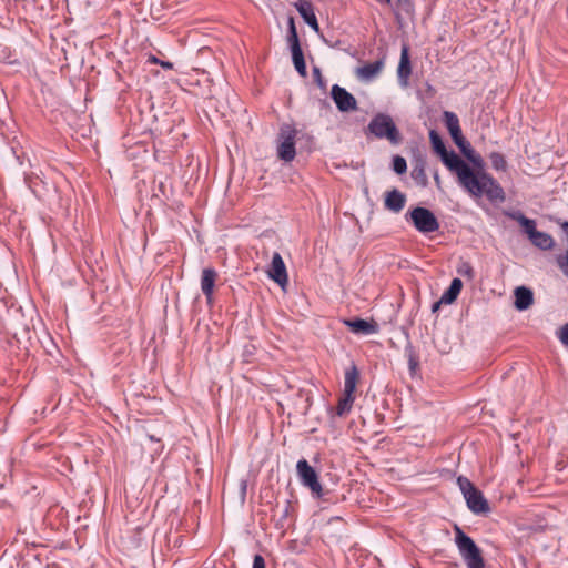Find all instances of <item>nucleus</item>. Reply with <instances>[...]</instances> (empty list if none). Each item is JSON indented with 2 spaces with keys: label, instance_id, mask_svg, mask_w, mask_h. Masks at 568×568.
Wrapping results in <instances>:
<instances>
[{
  "label": "nucleus",
  "instance_id": "36",
  "mask_svg": "<svg viewBox=\"0 0 568 568\" xmlns=\"http://www.w3.org/2000/svg\"><path fill=\"white\" fill-rule=\"evenodd\" d=\"M152 61H153L154 63H159V62H160L155 57H153V58H152Z\"/></svg>",
  "mask_w": 568,
  "mask_h": 568
},
{
  "label": "nucleus",
  "instance_id": "30",
  "mask_svg": "<svg viewBox=\"0 0 568 568\" xmlns=\"http://www.w3.org/2000/svg\"><path fill=\"white\" fill-rule=\"evenodd\" d=\"M559 339L564 345L568 346V323L560 328Z\"/></svg>",
  "mask_w": 568,
  "mask_h": 568
},
{
  "label": "nucleus",
  "instance_id": "10",
  "mask_svg": "<svg viewBox=\"0 0 568 568\" xmlns=\"http://www.w3.org/2000/svg\"><path fill=\"white\" fill-rule=\"evenodd\" d=\"M331 97L341 112H352L358 109L355 97L338 84L332 87Z\"/></svg>",
  "mask_w": 568,
  "mask_h": 568
},
{
  "label": "nucleus",
  "instance_id": "29",
  "mask_svg": "<svg viewBox=\"0 0 568 568\" xmlns=\"http://www.w3.org/2000/svg\"><path fill=\"white\" fill-rule=\"evenodd\" d=\"M313 75H314V80L316 81V83L321 88H324L325 87L324 79H323L322 72L318 67L313 68Z\"/></svg>",
  "mask_w": 568,
  "mask_h": 568
},
{
  "label": "nucleus",
  "instance_id": "31",
  "mask_svg": "<svg viewBox=\"0 0 568 568\" xmlns=\"http://www.w3.org/2000/svg\"><path fill=\"white\" fill-rule=\"evenodd\" d=\"M253 568H265V560L261 555L254 556Z\"/></svg>",
  "mask_w": 568,
  "mask_h": 568
},
{
  "label": "nucleus",
  "instance_id": "6",
  "mask_svg": "<svg viewBox=\"0 0 568 568\" xmlns=\"http://www.w3.org/2000/svg\"><path fill=\"white\" fill-rule=\"evenodd\" d=\"M359 373L355 365H352L345 372L344 378V396L338 400L336 406V415L344 416L349 413L354 403V392L358 382Z\"/></svg>",
  "mask_w": 568,
  "mask_h": 568
},
{
  "label": "nucleus",
  "instance_id": "27",
  "mask_svg": "<svg viewBox=\"0 0 568 568\" xmlns=\"http://www.w3.org/2000/svg\"><path fill=\"white\" fill-rule=\"evenodd\" d=\"M557 265L561 270V272L568 277V245L566 254L557 257Z\"/></svg>",
  "mask_w": 568,
  "mask_h": 568
},
{
  "label": "nucleus",
  "instance_id": "21",
  "mask_svg": "<svg viewBox=\"0 0 568 568\" xmlns=\"http://www.w3.org/2000/svg\"><path fill=\"white\" fill-rule=\"evenodd\" d=\"M444 121L449 134L453 132L456 134L460 130L459 119L454 112L445 111Z\"/></svg>",
  "mask_w": 568,
  "mask_h": 568
},
{
  "label": "nucleus",
  "instance_id": "15",
  "mask_svg": "<svg viewBox=\"0 0 568 568\" xmlns=\"http://www.w3.org/2000/svg\"><path fill=\"white\" fill-rule=\"evenodd\" d=\"M345 324L355 334L372 335L378 332V325L374 321H366L362 318L347 320Z\"/></svg>",
  "mask_w": 568,
  "mask_h": 568
},
{
  "label": "nucleus",
  "instance_id": "19",
  "mask_svg": "<svg viewBox=\"0 0 568 568\" xmlns=\"http://www.w3.org/2000/svg\"><path fill=\"white\" fill-rule=\"evenodd\" d=\"M463 288V282L460 278H454L450 282L449 287L443 293L439 303L452 304L459 295Z\"/></svg>",
  "mask_w": 568,
  "mask_h": 568
},
{
  "label": "nucleus",
  "instance_id": "4",
  "mask_svg": "<svg viewBox=\"0 0 568 568\" xmlns=\"http://www.w3.org/2000/svg\"><path fill=\"white\" fill-rule=\"evenodd\" d=\"M457 485L463 493L467 507L475 515L488 514L490 510L488 500L474 484L464 476L457 478Z\"/></svg>",
  "mask_w": 568,
  "mask_h": 568
},
{
  "label": "nucleus",
  "instance_id": "22",
  "mask_svg": "<svg viewBox=\"0 0 568 568\" xmlns=\"http://www.w3.org/2000/svg\"><path fill=\"white\" fill-rule=\"evenodd\" d=\"M489 160L491 163V166L496 171H506L507 169V162L505 160V156L499 152H491L489 154Z\"/></svg>",
  "mask_w": 568,
  "mask_h": 568
},
{
  "label": "nucleus",
  "instance_id": "23",
  "mask_svg": "<svg viewBox=\"0 0 568 568\" xmlns=\"http://www.w3.org/2000/svg\"><path fill=\"white\" fill-rule=\"evenodd\" d=\"M287 42H288L290 49H295L296 47H301L293 18H290V20H288Z\"/></svg>",
  "mask_w": 568,
  "mask_h": 568
},
{
  "label": "nucleus",
  "instance_id": "28",
  "mask_svg": "<svg viewBox=\"0 0 568 568\" xmlns=\"http://www.w3.org/2000/svg\"><path fill=\"white\" fill-rule=\"evenodd\" d=\"M412 176L415 180L420 179L423 181H426V174H425V169H424V164L423 163L414 166V169L412 171Z\"/></svg>",
  "mask_w": 568,
  "mask_h": 568
},
{
  "label": "nucleus",
  "instance_id": "25",
  "mask_svg": "<svg viewBox=\"0 0 568 568\" xmlns=\"http://www.w3.org/2000/svg\"><path fill=\"white\" fill-rule=\"evenodd\" d=\"M393 170L397 174H404L407 170V163L406 160L400 155H395L393 158Z\"/></svg>",
  "mask_w": 568,
  "mask_h": 568
},
{
  "label": "nucleus",
  "instance_id": "1",
  "mask_svg": "<svg viewBox=\"0 0 568 568\" xmlns=\"http://www.w3.org/2000/svg\"><path fill=\"white\" fill-rule=\"evenodd\" d=\"M429 140L445 166L456 174L458 184L471 197H486L494 204L505 202V191L491 174L486 171H474L455 151H447L443 139L435 130H430Z\"/></svg>",
  "mask_w": 568,
  "mask_h": 568
},
{
  "label": "nucleus",
  "instance_id": "35",
  "mask_svg": "<svg viewBox=\"0 0 568 568\" xmlns=\"http://www.w3.org/2000/svg\"><path fill=\"white\" fill-rule=\"evenodd\" d=\"M439 304H440L439 302H437V303H435V304H434V306H433V311H434V312H435L436 310H438Z\"/></svg>",
  "mask_w": 568,
  "mask_h": 568
},
{
  "label": "nucleus",
  "instance_id": "33",
  "mask_svg": "<svg viewBox=\"0 0 568 568\" xmlns=\"http://www.w3.org/2000/svg\"><path fill=\"white\" fill-rule=\"evenodd\" d=\"M417 365H418L417 361L413 356H410L409 357V368H410V371L412 372L415 371Z\"/></svg>",
  "mask_w": 568,
  "mask_h": 568
},
{
  "label": "nucleus",
  "instance_id": "26",
  "mask_svg": "<svg viewBox=\"0 0 568 568\" xmlns=\"http://www.w3.org/2000/svg\"><path fill=\"white\" fill-rule=\"evenodd\" d=\"M466 156L470 160V162L475 165L471 168L474 171H485L484 170V161L479 154H471V150L466 151Z\"/></svg>",
  "mask_w": 568,
  "mask_h": 568
},
{
  "label": "nucleus",
  "instance_id": "7",
  "mask_svg": "<svg viewBox=\"0 0 568 568\" xmlns=\"http://www.w3.org/2000/svg\"><path fill=\"white\" fill-rule=\"evenodd\" d=\"M406 219L410 220L414 227L420 233L427 234L439 230L437 217L426 207H414L406 213Z\"/></svg>",
  "mask_w": 568,
  "mask_h": 568
},
{
  "label": "nucleus",
  "instance_id": "2",
  "mask_svg": "<svg viewBox=\"0 0 568 568\" xmlns=\"http://www.w3.org/2000/svg\"><path fill=\"white\" fill-rule=\"evenodd\" d=\"M455 545L459 551L460 557L466 564L467 568H485V560L481 555L480 548L476 542L464 532L458 526H454Z\"/></svg>",
  "mask_w": 568,
  "mask_h": 568
},
{
  "label": "nucleus",
  "instance_id": "34",
  "mask_svg": "<svg viewBox=\"0 0 568 568\" xmlns=\"http://www.w3.org/2000/svg\"><path fill=\"white\" fill-rule=\"evenodd\" d=\"M159 64L164 68V69H172L173 68V64L169 61H161L159 62Z\"/></svg>",
  "mask_w": 568,
  "mask_h": 568
},
{
  "label": "nucleus",
  "instance_id": "18",
  "mask_svg": "<svg viewBox=\"0 0 568 568\" xmlns=\"http://www.w3.org/2000/svg\"><path fill=\"white\" fill-rule=\"evenodd\" d=\"M515 307L518 311L529 308L534 303L532 291L526 286H518L515 288Z\"/></svg>",
  "mask_w": 568,
  "mask_h": 568
},
{
  "label": "nucleus",
  "instance_id": "12",
  "mask_svg": "<svg viewBox=\"0 0 568 568\" xmlns=\"http://www.w3.org/2000/svg\"><path fill=\"white\" fill-rule=\"evenodd\" d=\"M385 65L384 58L374 61L372 63H366L362 67L355 69L356 78L362 82H371L376 79L381 72L383 71Z\"/></svg>",
  "mask_w": 568,
  "mask_h": 568
},
{
  "label": "nucleus",
  "instance_id": "8",
  "mask_svg": "<svg viewBox=\"0 0 568 568\" xmlns=\"http://www.w3.org/2000/svg\"><path fill=\"white\" fill-rule=\"evenodd\" d=\"M296 471L301 484L310 488L313 495L321 497L323 494V488L320 483L318 475L306 459H301L297 462Z\"/></svg>",
  "mask_w": 568,
  "mask_h": 568
},
{
  "label": "nucleus",
  "instance_id": "37",
  "mask_svg": "<svg viewBox=\"0 0 568 568\" xmlns=\"http://www.w3.org/2000/svg\"><path fill=\"white\" fill-rule=\"evenodd\" d=\"M384 1H385L386 3H389V2H390V0H384Z\"/></svg>",
  "mask_w": 568,
  "mask_h": 568
},
{
  "label": "nucleus",
  "instance_id": "16",
  "mask_svg": "<svg viewBox=\"0 0 568 568\" xmlns=\"http://www.w3.org/2000/svg\"><path fill=\"white\" fill-rule=\"evenodd\" d=\"M405 204L406 195L397 189H393L386 193L384 205L388 211L399 213L404 209Z\"/></svg>",
  "mask_w": 568,
  "mask_h": 568
},
{
  "label": "nucleus",
  "instance_id": "24",
  "mask_svg": "<svg viewBox=\"0 0 568 568\" xmlns=\"http://www.w3.org/2000/svg\"><path fill=\"white\" fill-rule=\"evenodd\" d=\"M450 136L455 144L466 153L467 149H469V143L465 140L462 129L455 134V132L450 133Z\"/></svg>",
  "mask_w": 568,
  "mask_h": 568
},
{
  "label": "nucleus",
  "instance_id": "32",
  "mask_svg": "<svg viewBox=\"0 0 568 568\" xmlns=\"http://www.w3.org/2000/svg\"><path fill=\"white\" fill-rule=\"evenodd\" d=\"M458 272L463 275H467L469 277L473 276V268L468 263H464L462 267L458 270Z\"/></svg>",
  "mask_w": 568,
  "mask_h": 568
},
{
  "label": "nucleus",
  "instance_id": "3",
  "mask_svg": "<svg viewBox=\"0 0 568 568\" xmlns=\"http://www.w3.org/2000/svg\"><path fill=\"white\" fill-rule=\"evenodd\" d=\"M367 130L377 139H387L392 144L397 145L403 138L390 115L385 113L376 114L368 123Z\"/></svg>",
  "mask_w": 568,
  "mask_h": 568
},
{
  "label": "nucleus",
  "instance_id": "5",
  "mask_svg": "<svg viewBox=\"0 0 568 568\" xmlns=\"http://www.w3.org/2000/svg\"><path fill=\"white\" fill-rule=\"evenodd\" d=\"M508 215L523 226L524 232L528 235V239L536 247L542 251L552 248V236L546 232L538 231L536 229L535 220L528 219L520 212L509 213Z\"/></svg>",
  "mask_w": 568,
  "mask_h": 568
},
{
  "label": "nucleus",
  "instance_id": "9",
  "mask_svg": "<svg viewBox=\"0 0 568 568\" xmlns=\"http://www.w3.org/2000/svg\"><path fill=\"white\" fill-rule=\"evenodd\" d=\"M295 136H296L295 129H293L288 125H284L281 128V131H280L281 142L277 146V155L281 160H283L285 162H291L294 160V158L296 155Z\"/></svg>",
  "mask_w": 568,
  "mask_h": 568
},
{
  "label": "nucleus",
  "instance_id": "11",
  "mask_svg": "<svg viewBox=\"0 0 568 568\" xmlns=\"http://www.w3.org/2000/svg\"><path fill=\"white\" fill-rule=\"evenodd\" d=\"M270 278H272L275 283L284 287L288 282V276L286 272V266L284 261L278 252H275L272 256L271 266L267 271Z\"/></svg>",
  "mask_w": 568,
  "mask_h": 568
},
{
  "label": "nucleus",
  "instance_id": "17",
  "mask_svg": "<svg viewBox=\"0 0 568 568\" xmlns=\"http://www.w3.org/2000/svg\"><path fill=\"white\" fill-rule=\"evenodd\" d=\"M295 8L298 11V13L301 14V17L303 18V20L314 31H318L320 30L317 18H316V16L314 13L313 6H312V3L310 1L301 0V1L295 3Z\"/></svg>",
  "mask_w": 568,
  "mask_h": 568
},
{
  "label": "nucleus",
  "instance_id": "14",
  "mask_svg": "<svg viewBox=\"0 0 568 568\" xmlns=\"http://www.w3.org/2000/svg\"><path fill=\"white\" fill-rule=\"evenodd\" d=\"M216 278H217V272L214 268L207 267L202 271L201 290H202L207 303H211L213 301L214 285H215Z\"/></svg>",
  "mask_w": 568,
  "mask_h": 568
},
{
  "label": "nucleus",
  "instance_id": "20",
  "mask_svg": "<svg viewBox=\"0 0 568 568\" xmlns=\"http://www.w3.org/2000/svg\"><path fill=\"white\" fill-rule=\"evenodd\" d=\"M293 64L301 77H306V64L301 47L291 49Z\"/></svg>",
  "mask_w": 568,
  "mask_h": 568
},
{
  "label": "nucleus",
  "instance_id": "13",
  "mask_svg": "<svg viewBox=\"0 0 568 568\" xmlns=\"http://www.w3.org/2000/svg\"><path fill=\"white\" fill-rule=\"evenodd\" d=\"M412 74V65L409 59V49L406 44L402 47L399 64L397 68V78L399 84L405 88L408 85V80Z\"/></svg>",
  "mask_w": 568,
  "mask_h": 568
}]
</instances>
